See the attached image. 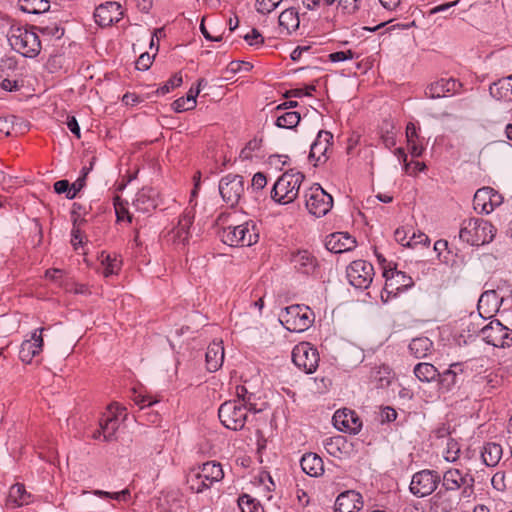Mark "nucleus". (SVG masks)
Returning a JSON list of instances; mask_svg holds the SVG:
<instances>
[{
  "label": "nucleus",
  "instance_id": "1",
  "mask_svg": "<svg viewBox=\"0 0 512 512\" xmlns=\"http://www.w3.org/2000/svg\"><path fill=\"white\" fill-rule=\"evenodd\" d=\"M495 235L496 228L492 223L479 218L463 220L459 231V239L472 246L490 243Z\"/></svg>",
  "mask_w": 512,
  "mask_h": 512
},
{
  "label": "nucleus",
  "instance_id": "2",
  "mask_svg": "<svg viewBox=\"0 0 512 512\" xmlns=\"http://www.w3.org/2000/svg\"><path fill=\"white\" fill-rule=\"evenodd\" d=\"M7 38L12 49L24 57H36L41 51V42L33 27L11 26Z\"/></svg>",
  "mask_w": 512,
  "mask_h": 512
},
{
  "label": "nucleus",
  "instance_id": "3",
  "mask_svg": "<svg viewBox=\"0 0 512 512\" xmlns=\"http://www.w3.org/2000/svg\"><path fill=\"white\" fill-rule=\"evenodd\" d=\"M224 472L220 463L208 461L201 466L192 468L187 475V484L195 493H201L214 483L223 479Z\"/></svg>",
  "mask_w": 512,
  "mask_h": 512
},
{
  "label": "nucleus",
  "instance_id": "4",
  "mask_svg": "<svg viewBox=\"0 0 512 512\" xmlns=\"http://www.w3.org/2000/svg\"><path fill=\"white\" fill-rule=\"evenodd\" d=\"M303 180L304 175L301 172L290 170L283 173L272 188V199L280 204L292 203L299 194Z\"/></svg>",
  "mask_w": 512,
  "mask_h": 512
},
{
  "label": "nucleus",
  "instance_id": "5",
  "mask_svg": "<svg viewBox=\"0 0 512 512\" xmlns=\"http://www.w3.org/2000/svg\"><path fill=\"white\" fill-rule=\"evenodd\" d=\"M248 411L257 412L253 404L250 407L240 400H229L221 404L218 409V417L221 423L228 429L241 430L248 418Z\"/></svg>",
  "mask_w": 512,
  "mask_h": 512
},
{
  "label": "nucleus",
  "instance_id": "6",
  "mask_svg": "<svg viewBox=\"0 0 512 512\" xmlns=\"http://www.w3.org/2000/svg\"><path fill=\"white\" fill-rule=\"evenodd\" d=\"M259 232L254 222H245L237 226H229L223 229L222 240L230 246L248 247L256 244Z\"/></svg>",
  "mask_w": 512,
  "mask_h": 512
},
{
  "label": "nucleus",
  "instance_id": "7",
  "mask_svg": "<svg viewBox=\"0 0 512 512\" xmlns=\"http://www.w3.org/2000/svg\"><path fill=\"white\" fill-rule=\"evenodd\" d=\"M282 318L288 330L303 332L313 324L315 315L308 306L292 305L285 308Z\"/></svg>",
  "mask_w": 512,
  "mask_h": 512
},
{
  "label": "nucleus",
  "instance_id": "8",
  "mask_svg": "<svg viewBox=\"0 0 512 512\" xmlns=\"http://www.w3.org/2000/svg\"><path fill=\"white\" fill-rule=\"evenodd\" d=\"M308 212L316 217L325 216L333 206V198L319 184H314L305 194Z\"/></svg>",
  "mask_w": 512,
  "mask_h": 512
},
{
  "label": "nucleus",
  "instance_id": "9",
  "mask_svg": "<svg viewBox=\"0 0 512 512\" xmlns=\"http://www.w3.org/2000/svg\"><path fill=\"white\" fill-rule=\"evenodd\" d=\"M218 188L223 201L233 208L244 194L245 181L241 175L228 174L221 178Z\"/></svg>",
  "mask_w": 512,
  "mask_h": 512
},
{
  "label": "nucleus",
  "instance_id": "10",
  "mask_svg": "<svg viewBox=\"0 0 512 512\" xmlns=\"http://www.w3.org/2000/svg\"><path fill=\"white\" fill-rule=\"evenodd\" d=\"M480 333L482 339L494 347L506 348L512 345V330L499 320H492L481 329Z\"/></svg>",
  "mask_w": 512,
  "mask_h": 512
},
{
  "label": "nucleus",
  "instance_id": "11",
  "mask_svg": "<svg viewBox=\"0 0 512 512\" xmlns=\"http://www.w3.org/2000/svg\"><path fill=\"white\" fill-rule=\"evenodd\" d=\"M292 361L307 374L314 373L319 364V353L308 342H301L293 348Z\"/></svg>",
  "mask_w": 512,
  "mask_h": 512
},
{
  "label": "nucleus",
  "instance_id": "12",
  "mask_svg": "<svg viewBox=\"0 0 512 512\" xmlns=\"http://www.w3.org/2000/svg\"><path fill=\"white\" fill-rule=\"evenodd\" d=\"M374 275L372 264L364 260H355L347 267V278L355 288L366 289Z\"/></svg>",
  "mask_w": 512,
  "mask_h": 512
},
{
  "label": "nucleus",
  "instance_id": "13",
  "mask_svg": "<svg viewBox=\"0 0 512 512\" xmlns=\"http://www.w3.org/2000/svg\"><path fill=\"white\" fill-rule=\"evenodd\" d=\"M441 478L435 471L422 470L415 473L410 483V491L418 497L430 495L437 488Z\"/></svg>",
  "mask_w": 512,
  "mask_h": 512
},
{
  "label": "nucleus",
  "instance_id": "14",
  "mask_svg": "<svg viewBox=\"0 0 512 512\" xmlns=\"http://www.w3.org/2000/svg\"><path fill=\"white\" fill-rule=\"evenodd\" d=\"M193 220V210H185L180 216L177 225L167 233V242L175 245L176 247H184L190 238V227L193 224Z\"/></svg>",
  "mask_w": 512,
  "mask_h": 512
},
{
  "label": "nucleus",
  "instance_id": "15",
  "mask_svg": "<svg viewBox=\"0 0 512 512\" xmlns=\"http://www.w3.org/2000/svg\"><path fill=\"white\" fill-rule=\"evenodd\" d=\"M442 485L446 491H457L463 488V493L472 490L474 486V477L468 473H463L459 469L451 468L443 474Z\"/></svg>",
  "mask_w": 512,
  "mask_h": 512
},
{
  "label": "nucleus",
  "instance_id": "16",
  "mask_svg": "<svg viewBox=\"0 0 512 512\" xmlns=\"http://www.w3.org/2000/svg\"><path fill=\"white\" fill-rule=\"evenodd\" d=\"M503 202V197L491 187H483L476 191L473 199L474 209L489 214Z\"/></svg>",
  "mask_w": 512,
  "mask_h": 512
},
{
  "label": "nucleus",
  "instance_id": "17",
  "mask_svg": "<svg viewBox=\"0 0 512 512\" xmlns=\"http://www.w3.org/2000/svg\"><path fill=\"white\" fill-rule=\"evenodd\" d=\"M334 426L344 432L356 434L362 427V422L358 415L349 409L338 410L333 416Z\"/></svg>",
  "mask_w": 512,
  "mask_h": 512
},
{
  "label": "nucleus",
  "instance_id": "18",
  "mask_svg": "<svg viewBox=\"0 0 512 512\" xmlns=\"http://www.w3.org/2000/svg\"><path fill=\"white\" fill-rule=\"evenodd\" d=\"M121 5L117 2H107L98 6L94 12V18L101 27L110 26L118 22L122 17Z\"/></svg>",
  "mask_w": 512,
  "mask_h": 512
},
{
  "label": "nucleus",
  "instance_id": "19",
  "mask_svg": "<svg viewBox=\"0 0 512 512\" xmlns=\"http://www.w3.org/2000/svg\"><path fill=\"white\" fill-rule=\"evenodd\" d=\"M124 408H121L118 404H111L108 407V413L104 414L100 419L99 426L102 430L105 441H112L115 439L116 431L119 428V420L117 413Z\"/></svg>",
  "mask_w": 512,
  "mask_h": 512
},
{
  "label": "nucleus",
  "instance_id": "20",
  "mask_svg": "<svg viewBox=\"0 0 512 512\" xmlns=\"http://www.w3.org/2000/svg\"><path fill=\"white\" fill-rule=\"evenodd\" d=\"M333 135L328 131H319L316 140L311 145L309 158L315 160V165L325 163L328 159L327 152L331 146Z\"/></svg>",
  "mask_w": 512,
  "mask_h": 512
},
{
  "label": "nucleus",
  "instance_id": "21",
  "mask_svg": "<svg viewBox=\"0 0 512 512\" xmlns=\"http://www.w3.org/2000/svg\"><path fill=\"white\" fill-rule=\"evenodd\" d=\"M503 299L499 297L495 290L483 292L478 300V312L483 318H491L498 312Z\"/></svg>",
  "mask_w": 512,
  "mask_h": 512
},
{
  "label": "nucleus",
  "instance_id": "22",
  "mask_svg": "<svg viewBox=\"0 0 512 512\" xmlns=\"http://www.w3.org/2000/svg\"><path fill=\"white\" fill-rule=\"evenodd\" d=\"M325 246L333 253H343L352 250L356 240L347 232H336L327 237Z\"/></svg>",
  "mask_w": 512,
  "mask_h": 512
},
{
  "label": "nucleus",
  "instance_id": "23",
  "mask_svg": "<svg viewBox=\"0 0 512 512\" xmlns=\"http://www.w3.org/2000/svg\"><path fill=\"white\" fill-rule=\"evenodd\" d=\"M44 328L36 330L30 340H25L20 347L19 357L23 362L30 363L32 359L42 351Z\"/></svg>",
  "mask_w": 512,
  "mask_h": 512
},
{
  "label": "nucleus",
  "instance_id": "24",
  "mask_svg": "<svg viewBox=\"0 0 512 512\" xmlns=\"http://www.w3.org/2000/svg\"><path fill=\"white\" fill-rule=\"evenodd\" d=\"M362 506V496L354 490L342 492L335 501L336 512H357Z\"/></svg>",
  "mask_w": 512,
  "mask_h": 512
},
{
  "label": "nucleus",
  "instance_id": "25",
  "mask_svg": "<svg viewBox=\"0 0 512 512\" xmlns=\"http://www.w3.org/2000/svg\"><path fill=\"white\" fill-rule=\"evenodd\" d=\"M461 84L453 78L440 79L431 83L425 90L427 97L436 99L445 97L447 93H454L458 90Z\"/></svg>",
  "mask_w": 512,
  "mask_h": 512
},
{
  "label": "nucleus",
  "instance_id": "26",
  "mask_svg": "<svg viewBox=\"0 0 512 512\" xmlns=\"http://www.w3.org/2000/svg\"><path fill=\"white\" fill-rule=\"evenodd\" d=\"M383 277L386 279L385 290L388 293H393L394 291H398L400 287L396 286L397 284H401L403 287H408L412 284L411 277L405 275L404 272L397 271L395 268L387 269L384 267Z\"/></svg>",
  "mask_w": 512,
  "mask_h": 512
},
{
  "label": "nucleus",
  "instance_id": "27",
  "mask_svg": "<svg viewBox=\"0 0 512 512\" xmlns=\"http://www.w3.org/2000/svg\"><path fill=\"white\" fill-rule=\"evenodd\" d=\"M206 366L210 372L217 371L224 361V347L222 341H213L207 348Z\"/></svg>",
  "mask_w": 512,
  "mask_h": 512
},
{
  "label": "nucleus",
  "instance_id": "28",
  "mask_svg": "<svg viewBox=\"0 0 512 512\" xmlns=\"http://www.w3.org/2000/svg\"><path fill=\"white\" fill-rule=\"evenodd\" d=\"M156 192L149 187L142 188L135 196L134 207L141 212H149L156 208Z\"/></svg>",
  "mask_w": 512,
  "mask_h": 512
},
{
  "label": "nucleus",
  "instance_id": "29",
  "mask_svg": "<svg viewBox=\"0 0 512 512\" xmlns=\"http://www.w3.org/2000/svg\"><path fill=\"white\" fill-rule=\"evenodd\" d=\"M302 470L312 476H321L324 472L323 460L315 453H306L301 459Z\"/></svg>",
  "mask_w": 512,
  "mask_h": 512
},
{
  "label": "nucleus",
  "instance_id": "30",
  "mask_svg": "<svg viewBox=\"0 0 512 512\" xmlns=\"http://www.w3.org/2000/svg\"><path fill=\"white\" fill-rule=\"evenodd\" d=\"M294 267L304 274H309L315 268V259L308 251H298L292 257Z\"/></svg>",
  "mask_w": 512,
  "mask_h": 512
},
{
  "label": "nucleus",
  "instance_id": "31",
  "mask_svg": "<svg viewBox=\"0 0 512 512\" xmlns=\"http://www.w3.org/2000/svg\"><path fill=\"white\" fill-rule=\"evenodd\" d=\"M279 26L282 31H285L286 34H291L299 27V16L298 12L294 8H289L284 10L279 15Z\"/></svg>",
  "mask_w": 512,
  "mask_h": 512
},
{
  "label": "nucleus",
  "instance_id": "32",
  "mask_svg": "<svg viewBox=\"0 0 512 512\" xmlns=\"http://www.w3.org/2000/svg\"><path fill=\"white\" fill-rule=\"evenodd\" d=\"M30 497L31 495L26 491L24 485L16 483L9 490L7 505L12 504L15 507L27 505L30 502Z\"/></svg>",
  "mask_w": 512,
  "mask_h": 512
},
{
  "label": "nucleus",
  "instance_id": "33",
  "mask_svg": "<svg viewBox=\"0 0 512 512\" xmlns=\"http://www.w3.org/2000/svg\"><path fill=\"white\" fill-rule=\"evenodd\" d=\"M490 93L497 99H503L505 101L512 100V75L499 80L490 86Z\"/></svg>",
  "mask_w": 512,
  "mask_h": 512
},
{
  "label": "nucleus",
  "instance_id": "34",
  "mask_svg": "<svg viewBox=\"0 0 512 512\" xmlns=\"http://www.w3.org/2000/svg\"><path fill=\"white\" fill-rule=\"evenodd\" d=\"M481 457L487 466H496L502 457V447L497 443H487L484 445Z\"/></svg>",
  "mask_w": 512,
  "mask_h": 512
},
{
  "label": "nucleus",
  "instance_id": "35",
  "mask_svg": "<svg viewBox=\"0 0 512 512\" xmlns=\"http://www.w3.org/2000/svg\"><path fill=\"white\" fill-rule=\"evenodd\" d=\"M414 375L421 382H432L440 376V373L434 365L421 362L414 367Z\"/></svg>",
  "mask_w": 512,
  "mask_h": 512
},
{
  "label": "nucleus",
  "instance_id": "36",
  "mask_svg": "<svg viewBox=\"0 0 512 512\" xmlns=\"http://www.w3.org/2000/svg\"><path fill=\"white\" fill-rule=\"evenodd\" d=\"M432 341L427 337H417L409 344V351L415 358H424L432 348Z\"/></svg>",
  "mask_w": 512,
  "mask_h": 512
},
{
  "label": "nucleus",
  "instance_id": "37",
  "mask_svg": "<svg viewBox=\"0 0 512 512\" xmlns=\"http://www.w3.org/2000/svg\"><path fill=\"white\" fill-rule=\"evenodd\" d=\"M18 5L23 12L31 14L46 12L50 7L48 0H18Z\"/></svg>",
  "mask_w": 512,
  "mask_h": 512
},
{
  "label": "nucleus",
  "instance_id": "38",
  "mask_svg": "<svg viewBox=\"0 0 512 512\" xmlns=\"http://www.w3.org/2000/svg\"><path fill=\"white\" fill-rule=\"evenodd\" d=\"M346 448L347 441L343 436L331 437L325 442L326 451L334 457H339Z\"/></svg>",
  "mask_w": 512,
  "mask_h": 512
},
{
  "label": "nucleus",
  "instance_id": "39",
  "mask_svg": "<svg viewBox=\"0 0 512 512\" xmlns=\"http://www.w3.org/2000/svg\"><path fill=\"white\" fill-rule=\"evenodd\" d=\"M300 114L298 112H285L278 116L276 125L280 128L292 129L298 125Z\"/></svg>",
  "mask_w": 512,
  "mask_h": 512
},
{
  "label": "nucleus",
  "instance_id": "40",
  "mask_svg": "<svg viewBox=\"0 0 512 512\" xmlns=\"http://www.w3.org/2000/svg\"><path fill=\"white\" fill-rule=\"evenodd\" d=\"M101 264L104 266V277L115 274L120 268V262L115 257L112 258L110 254H105L104 252L101 254Z\"/></svg>",
  "mask_w": 512,
  "mask_h": 512
},
{
  "label": "nucleus",
  "instance_id": "41",
  "mask_svg": "<svg viewBox=\"0 0 512 512\" xmlns=\"http://www.w3.org/2000/svg\"><path fill=\"white\" fill-rule=\"evenodd\" d=\"M92 494L97 496V497H101V498H111L113 500H117V501H127L129 496H130V490L129 489H124L122 491H119V492H108V491H103V490H99V489H96V490H93L92 491Z\"/></svg>",
  "mask_w": 512,
  "mask_h": 512
},
{
  "label": "nucleus",
  "instance_id": "42",
  "mask_svg": "<svg viewBox=\"0 0 512 512\" xmlns=\"http://www.w3.org/2000/svg\"><path fill=\"white\" fill-rule=\"evenodd\" d=\"M114 208H115V212H116L118 221L127 220L128 222H131L132 217H131L126 205L121 201L120 197H116L114 199Z\"/></svg>",
  "mask_w": 512,
  "mask_h": 512
},
{
  "label": "nucleus",
  "instance_id": "43",
  "mask_svg": "<svg viewBox=\"0 0 512 512\" xmlns=\"http://www.w3.org/2000/svg\"><path fill=\"white\" fill-rule=\"evenodd\" d=\"M43 35L51 36L56 39H60L64 34V29L57 23H50L39 27Z\"/></svg>",
  "mask_w": 512,
  "mask_h": 512
},
{
  "label": "nucleus",
  "instance_id": "44",
  "mask_svg": "<svg viewBox=\"0 0 512 512\" xmlns=\"http://www.w3.org/2000/svg\"><path fill=\"white\" fill-rule=\"evenodd\" d=\"M459 452H460V448H459L458 443L453 439L448 440L447 449L444 453L445 460L448 462L456 461L459 457Z\"/></svg>",
  "mask_w": 512,
  "mask_h": 512
},
{
  "label": "nucleus",
  "instance_id": "45",
  "mask_svg": "<svg viewBox=\"0 0 512 512\" xmlns=\"http://www.w3.org/2000/svg\"><path fill=\"white\" fill-rule=\"evenodd\" d=\"M238 506L241 512H257L259 509L254 499H251L250 496L246 494L239 497Z\"/></svg>",
  "mask_w": 512,
  "mask_h": 512
},
{
  "label": "nucleus",
  "instance_id": "46",
  "mask_svg": "<svg viewBox=\"0 0 512 512\" xmlns=\"http://www.w3.org/2000/svg\"><path fill=\"white\" fill-rule=\"evenodd\" d=\"M282 0H256L257 11L267 14L273 11Z\"/></svg>",
  "mask_w": 512,
  "mask_h": 512
},
{
  "label": "nucleus",
  "instance_id": "47",
  "mask_svg": "<svg viewBox=\"0 0 512 512\" xmlns=\"http://www.w3.org/2000/svg\"><path fill=\"white\" fill-rule=\"evenodd\" d=\"M182 83V77L180 74L173 75L161 88L157 90L159 94H166L170 92L171 89H174L180 86Z\"/></svg>",
  "mask_w": 512,
  "mask_h": 512
},
{
  "label": "nucleus",
  "instance_id": "48",
  "mask_svg": "<svg viewBox=\"0 0 512 512\" xmlns=\"http://www.w3.org/2000/svg\"><path fill=\"white\" fill-rule=\"evenodd\" d=\"M457 368H459V371H463L460 364L454 363L451 365L450 369L443 373L441 382L444 383L445 381H448V386L454 385L456 383Z\"/></svg>",
  "mask_w": 512,
  "mask_h": 512
},
{
  "label": "nucleus",
  "instance_id": "49",
  "mask_svg": "<svg viewBox=\"0 0 512 512\" xmlns=\"http://www.w3.org/2000/svg\"><path fill=\"white\" fill-rule=\"evenodd\" d=\"M395 240L400 243L402 246L413 247V243H411V236H409V231L405 228L396 229Z\"/></svg>",
  "mask_w": 512,
  "mask_h": 512
},
{
  "label": "nucleus",
  "instance_id": "50",
  "mask_svg": "<svg viewBox=\"0 0 512 512\" xmlns=\"http://www.w3.org/2000/svg\"><path fill=\"white\" fill-rule=\"evenodd\" d=\"M172 106L176 112L188 111L195 108L194 102H191L189 98L186 97L178 98L173 102Z\"/></svg>",
  "mask_w": 512,
  "mask_h": 512
},
{
  "label": "nucleus",
  "instance_id": "51",
  "mask_svg": "<svg viewBox=\"0 0 512 512\" xmlns=\"http://www.w3.org/2000/svg\"><path fill=\"white\" fill-rule=\"evenodd\" d=\"M355 57V53L352 50L346 51H337L330 53L328 58L331 62H341L346 60H351Z\"/></svg>",
  "mask_w": 512,
  "mask_h": 512
},
{
  "label": "nucleus",
  "instance_id": "52",
  "mask_svg": "<svg viewBox=\"0 0 512 512\" xmlns=\"http://www.w3.org/2000/svg\"><path fill=\"white\" fill-rule=\"evenodd\" d=\"M392 129H393L392 125L387 123L386 130L384 131V127H383L382 132H381V139H382L384 145L388 148L394 146L396 143L395 136H394Z\"/></svg>",
  "mask_w": 512,
  "mask_h": 512
},
{
  "label": "nucleus",
  "instance_id": "53",
  "mask_svg": "<svg viewBox=\"0 0 512 512\" xmlns=\"http://www.w3.org/2000/svg\"><path fill=\"white\" fill-rule=\"evenodd\" d=\"M338 6L344 13H354L359 8V0H338Z\"/></svg>",
  "mask_w": 512,
  "mask_h": 512
},
{
  "label": "nucleus",
  "instance_id": "54",
  "mask_svg": "<svg viewBox=\"0 0 512 512\" xmlns=\"http://www.w3.org/2000/svg\"><path fill=\"white\" fill-rule=\"evenodd\" d=\"M85 186V179L84 177H79L71 186L70 190L68 191L66 197L69 200H72L76 197L77 193L81 191Z\"/></svg>",
  "mask_w": 512,
  "mask_h": 512
},
{
  "label": "nucleus",
  "instance_id": "55",
  "mask_svg": "<svg viewBox=\"0 0 512 512\" xmlns=\"http://www.w3.org/2000/svg\"><path fill=\"white\" fill-rule=\"evenodd\" d=\"M375 379L380 382L381 386L388 385L390 383V370L388 367L383 366L376 372Z\"/></svg>",
  "mask_w": 512,
  "mask_h": 512
},
{
  "label": "nucleus",
  "instance_id": "56",
  "mask_svg": "<svg viewBox=\"0 0 512 512\" xmlns=\"http://www.w3.org/2000/svg\"><path fill=\"white\" fill-rule=\"evenodd\" d=\"M131 399L135 402V404L139 405L141 408L150 406L154 403L153 401H151L150 397L137 393L135 389L132 390Z\"/></svg>",
  "mask_w": 512,
  "mask_h": 512
},
{
  "label": "nucleus",
  "instance_id": "57",
  "mask_svg": "<svg viewBox=\"0 0 512 512\" xmlns=\"http://www.w3.org/2000/svg\"><path fill=\"white\" fill-rule=\"evenodd\" d=\"M267 184L266 176L262 172H257L254 174L252 181H251V187L254 190H261L263 189Z\"/></svg>",
  "mask_w": 512,
  "mask_h": 512
},
{
  "label": "nucleus",
  "instance_id": "58",
  "mask_svg": "<svg viewBox=\"0 0 512 512\" xmlns=\"http://www.w3.org/2000/svg\"><path fill=\"white\" fill-rule=\"evenodd\" d=\"M244 39L252 46L262 44L264 41L263 36L256 29H252L250 33L246 34Z\"/></svg>",
  "mask_w": 512,
  "mask_h": 512
},
{
  "label": "nucleus",
  "instance_id": "59",
  "mask_svg": "<svg viewBox=\"0 0 512 512\" xmlns=\"http://www.w3.org/2000/svg\"><path fill=\"white\" fill-rule=\"evenodd\" d=\"M152 64V58L148 53H143L140 55L138 60L136 61V68L139 70H147Z\"/></svg>",
  "mask_w": 512,
  "mask_h": 512
},
{
  "label": "nucleus",
  "instance_id": "60",
  "mask_svg": "<svg viewBox=\"0 0 512 512\" xmlns=\"http://www.w3.org/2000/svg\"><path fill=\"white\" fill-rule=\"evenodd\" d=\"M73 221H74V227L72 230L71 243L75 249H78V245L82 244L83 237H82L80 229L77 227V223H78L77 219L75 218Z\"/></svg>",
  "mask_w": 512,
  "mask_h": 512
},
{
  "label": "nucleus",
  "instance_id": "61",
  "mask_svg": "<svg viewBox=\"0 0 512 512\" xmlns=\"http://www.w3.org/2000/svg\"><path fill=\"white\" fill-rule=\"evenodd\" d=\"M504 479H505V473L497 472L496 474H494V476L492 477V480H491L493 487L499 491L504 490L506 487V485L504 483Z\"/></svg>",
  "mask_w": 512,
  "mask_h": 512
},
{
  "label": "nucleus",
  "instance_id": "62",
  "mask_svg": "<svg viewBox=\"0 0 512 512\" xmlns=\"http://www.w3.org/2000/svg\"><path fill=\"white\" fill-rule=\"evenodd\" d=\"M411 243H413V247L418 244L427 245L429 243V238L423 232H413L411 235Z\"/></svg>",
  "mask_w": 512,
  "mask_h": 512
},
{
  "label": "nucleus",
  "instance_id": "63",
  "mask_svg": "<svg viewBox=\"0 0 512 512\" xmlns=\"http://www.w3.org/2000/svg\"><path fill=\"white\" fill-rule=\"evenodd\" d=\"M54 190L58 194L68 193L70 190V184L68 180H59L54 183Z\"/></svg>",
  "mask_w": 512,
  "mask_h": 512
},
{
  "label": "nucleus",
  "instance_id": "64",
  "mask_svg": "<svg viewBox=\"0 0 512 512\" xmlns=\"http://www.w3.org/2000/svg\"><path fill=\"white\" fill-rule=\"evenodd\" d=\"M67 126L69 130L77 137L80 138V127L75 117H68Z\"/></svg>",
  "mask_w": 512,
  "mask_h": 512
}]
</instances>
